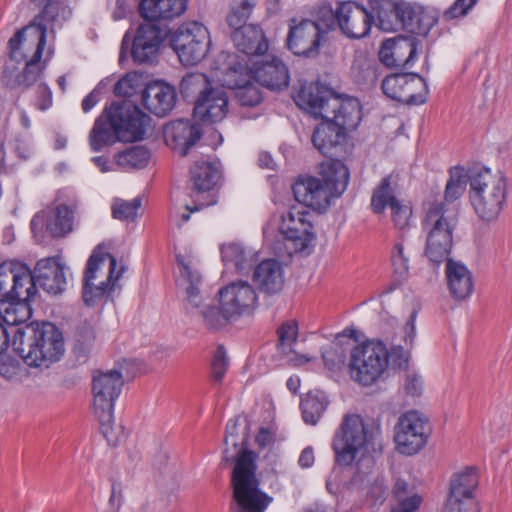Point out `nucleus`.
<instances>
[{
  "instance_id": "obj_40",
  "label": "nucleus",
  "mask_w": 512,
  "mask_h": 512,
  "mask_svg": "<svg viewBox=\"0 0 512 512\" xmlns=\"http://www.w3.org/2000/svg\"><path fill=\"white\" fill-rule=\"evenodd\" d=\"M478 486L477 471L473 467L455 473L450 481L448 497L454 498H475V490Z\"/></svg>"
},
{
  "instance_id": "obj_29",
  "label": "nucleus",
  "mask_w": 512,
  "mask_h": 512,
  "mask_svg": "<svg viewBox=\"0 0 512 512\" xmlns=\"http://www.w3.org/2000/svg\"><path fill=\"white\" fill-rule=\"evenodd\" d=\"M0 290L3 298L0 299V321L10 327L17 326L31 316V308L29 301L31 299H24L18 296V293L10 291L11 288Z\"/></svg>"
},
{
  "instance_id": "obj_6",
  "label": "nucleus",
  "mask_w": 512,
  "mask_h": 512,
  "mask_svg": "<svg viewBox=\"0 0 512 512\" xmlns=\"http://www.w3.org/2000/svg\"><path fill=\"white\" fill-rule=\"evenodd\" d=\"M123 378L120 372L111 370L94 375L93 411L100 425V431L109 445L116 446L125 439L121 425L114 423V403L121 393Z\"/></svg>"
},
{
  "instance_id": "obj_38",
  "label": "nucleus",
  "mask_w": 512,
  "mask_h": 512,
  "mask_svg": "<svg viewBox=\"0 0 512 512\" xmlns=\"http://www.w3.org/2000/svg\"><path fill=\"white\" fill-rule=\"evenodd\" d=\"M425 256L430 262L440 264L448 260L453 243V232H425Z\"/></svg>"
},
{
  "instance_id": "obj_53",
  "label": "nucleus",
  "mask_w": 512,
  "mask_h": 512,
  "mask_svg": "<svg viewBox=\"0 0 512 512\" xmlns=\"http://www.w3.org/2000/svg\"><path fill=\"white\" fill-rule=\"evenodd\" d=\"M37 7H43L42 11L35 17H41L42 21L61 25L64 20L66 7L56 0H31Z\"/></svg>"
},
{
  "instance_id": "obj_60",
  "label": "nucleus",
  "mask_w": 512,
  "mask_h": 512,
  "mask_svg": "<svg viewBox=\"0 0 512 512\" xmlns=\"http://www.w3.org/2000/svg\"><path fill=\"white\" fill-rule=\"evenodd\" d=\"M235 99L241 106L254 107L258 105L262 96L260 90L254 86L250 80L247 84H243L239 89L235 91Z\"/></svg>"
},
{
  "instance_id": "obj_64",
  "label": "nucleus",
  "mask_w": 512,
  "mask_h": 512,
  "mask_svg": "<svg viewBox=\"0 0 512 512\" xmlns=\"http://www.w3.org/2000/svg\"><path fill=\"white\" fill-rule=\"evenodd\" d=\"M389 355V363L395 368L405 369L408 366V362L410 359V352L408 348H404L402 346H394L391 348Z\"/></svg>"
},
{
  "instance_id": "obj_14",
  "label": "nucleus",
  "mask_w": 512,
  "mask_h": 512,
  "mask_svg": "<svg viewBox=\"0 0 512 512\" xmlns=\"http://www.w3.org/2000/svg\"><path fill=\"white\" fill-rule=\"evenodd\" d=\"M221 179V171L217 163L210 161H197L190 168L189 190L193 206L186 205V209L197 212L205 207L217 203L215 188Z\"/></svg>"
},
{
  "instance_id": "obj_46",
  "label": "nucleus",
  "mask_w": 512,
  "mask_h": 512,
  "mask_svg": "<svg viewBox=\"0 0 512 512\" xmlns=\"http://www.w3.org/2000/svg\"><path fill=\"white\" fill-rule=\"evenodd\" d=\"M237 430H238V419H231L226 426V435L224 438V444L226 448L223 451L222 460L225 463H232L237 461L239 455L244 451H249L246 448L245 439L242 441L241 446L237 441Z\"/></svg>"
},
{
  "instance_id": "obj_44",
  "label": "nucleus",
  "mask_w": 512,
  "mask_h": 512,
  "mask_svg": "<svg viewBox=\"0 0 512 512\" xmlns=\"http://www.w3.org/2000/svg\"><path fill=\"white\" fill-rule=\"evenodd\" d=\"M328 406V399L323 392L308 393L301 400L303 419L306 423L315 425Z\"/></svg>"
},
{
  "instance_id": "obj_50",
  "label": "nucleus",
  "mask_w": 512,
  "mask_h": 512,
  "mask_svg": "<svg viewBox=\"0 0 512 512\" xmlns=\"http://www.w3.org/2000/svg\"><path fill=\"white\" fill-rule=\"evenodd\" d=\"M210 88L208 78L202 73H189L182 78L180 83V92L185 99L201 97Z\"/></svg>"
},
{
  "instance_id": "obj_56",
  "label": "nucleus",
  "mask_w": 512,
  "mask_h": 512,
  "mask_svg": "<svg viewBox=\"0 0 512 512\" xmlns=\"http://www.w3.org/2000/svg\"><path fill=\"white\" fill-rule=\"evenodd\" d=\"M355 81L360 85H373L377 80V70L365 59H356L351 67Z\"/></svg>"
},
{
  "instance_id": "obj_52",
  "label": "nucleus",
  "mask_w": 512,
  "mask_h": 512,
  "mask_svg": "<svg viewBox=\"0 0 512 512\" xmlns=\"http://www.w3.org/2000/svg\"><path fill=\"white\" fill-rule=\"evenodd\" d=\"M223 261L233 264L238 271H244L250 266L252 253L246 251L240 244L231 243L221 249Z\"/></svg>"
},
{
  "instance_id": "obj_59",
  "label": "nucleus",
  "mask_w": 512,
  "mask_h": 512,
  "mask_svg": "<svg viewBox=\"0 0 512 512\" xmlns=\"http://www.w3.org/2000/svg\"><path fill=\"white\" fill-rule=\"evenodd\" d=\"M141 204V198L139 197L131 201L116 200L112 205V215L118 220H134Z\"/></svg>"
},
{
  "instance_id": "obj_12",
  "label": "nucleus",
  "mask_w": 512,
  "mask_h": 512,
  "mask_svg": "<svg viewBox=\"0 0 512 512\" xmlns=\"http://www.w3.org/2000/svg\"><path fill=\"white\" fill-rule=\"evenodd\" d=\"M59 24L42 21L34 17L24 28L18 30L9 40V61H41L48 32L54 33Z\"/></svg>"
},
{
  "instance_id": "obj_63",
  "label": "nucleus",
  "mask_w": 512,
  "mask_h": 512,
  "mask_svg": "<svg viewBox=\"0 0 512 512\" xmlns=\"http://www.w3.org/2000/svg\"><path fill=\"white\" fill-rule=\"evenodd\" d=\"M443 512H479L476 498L448 497Z\"/></svg>"
},
{
  "instance_id": "obj_42",
  "label": "nucleus",
  "mask_w": 512,
  "mask_h": 512,
  "mask_svg": "<svg viewBox=\"0 0 512 512\" xmlns=\"http://www.w3.org/2000/svg\"><path fill=\"white\" fill-rule=\"evenodd\" d=\"M354 330H344L342 334H338L335 341L322 350V359L325 367L331 372H339L345 364L346 354L341 345V339L344 337H352Z\"/></svg>"
},
{
  "instance_id": "obj_54",
  "label": "nucleus",
  "mask_w": 512,
  "mask_h": 512,
  "mask_svg": "<svg viewBox=\"0 0 512 512\" xmlns=\"http://www.w3.org/2000/svg\"><path fill=\"white\" fill-rule=\"evenodd\" d=\"M407 79V73H397L386 76L381 84L383 93L393 100L402 102L404 86L407 84Z\"/></svg>"
},
{
  "instance_id": "obj_33",
  "label": "nucleus",
  "mask_w": 512,
  "mask_h": 512,
  "mask_svg": "<svg viewBox=\"0 0 512 512\" xmlns=\"http://www.w3.org/2000/svg\"><path fill=\"white\" fill-rule=\"evenodd\" d=\"M231 39L237 50L246 55H263L268 50L265 35L257 25L248 24L236 29L232 32Z\"/></svg>"
},
{
  "instance_id": "obj_28",
  "label": "nucleus",
  "mask_w": 512,
  "mask_h": 512,
  "mask_svg": "<svg viewBox=\"0 0 512 512\" xmlns=\"http://www.w3.org/2000/svg\"><path fill=\"white\" fill-rule=\"evenodd\" d=\"M253 282L263 293L268 295L279 293L285 283L283 265L274 259L260 262L254 269Z\"/></svg>"
},
{
  "instance_id": "obj_25",
  "label": "nucleus",
  "mask_w": 512,
  "mask_h": 512,
  "mask_svg": "<svg viewBox=\"0 0 512 512\" xmlns=\"http://www.w3.org/2000/svg\"><path fill=\"white\" fill-rule=\"evenodd\" d=\"M250 74L259 84L271 89L281 90L289 84V73L285 64L277 57L253 64Z\"/></svg>"
},
{
  "instance_id": "obj_58",
  "label": "nucleus",
  "mask_w": 512,
  "mask_h": 512,
  "mask_svg": "<svg viewBox=\"0 0 512 512\" xmlns=\"http://www.w3.org/2000/svg\"><path fill=\"white\" fill-rule=\"evenodd\" d=\"M278 334V349L281 354H289L293 344L297 340L298 326L295 322L290 321L283 323L277 330Z\"/></svg>"
},
{
  "instance_id": "obj_57",
  "label": "nucleus",
  "mask_w": 512,
  "mask_h": 512,
  "mask_svg": "<svg viewBox=\"0 0 512 512\" xmlns=\"http://www.w3.org/2000/svg\"><path fill=\"white\" fill-rule=\"evenodd\" d=\"M205 325L210 330H218L227 325L228 321L233 318L231 314L227 313L222 306L220 308L215 306H207L201 311Z\"/></svg>"
},
{
  "instance_id": "obj_17",
  "label": "nucleus",
  "mask_w": 512,
  "mask_h": 512,
  "mask_svg": "<svg viewBox=\"0 0 512 512\" xmlns=\"http://www.w3.org/2000/svg\"><path fill=\"white\" fill-rule=\"evenodd\" d=\"M430 434L428 418L415 410L400 416L396 426L394 440L401 454L413 455L419 452Z\"/></svg>"
},
{
  "instance_id": "obj_7",
  "label": "nucleus",
  "mask_w": 512,
  "mask_h": 512,
  "mask_svg": "<svg viewBox=\"0 0 512 512\" xmlns=\"http://www.w3.org/2000/svg\"><path fill=\"white\" fill-rule=\"evenodd\" d=\"M256 454L244 451L238 456L231 483L237 512H265L273 498L261 491L256 476Z\"/></svg>"
},
{
  "instance_id": "obj_23",
  "label": "nucleus",
  "mask_w": 512,
  "mask_h": 512,
  "mask_svg": "<svg viewBox=\"0 0 512 512\" xmlns=\"http://www.w3.org/2000/svg\"><path fill=\"white\" fill-rule=\"evenodd\" d=\"M346 140V131L329 119H323L312 134L315 148L327 157L339 155Z\"/></svg>"
},
{
  "instance_id": "obj_39",
  "label": "nucleus",
  "mask_w": 512,
  "mask_h": 512,
  "mask_svg": "<svg viewBox=\"0 0 512 512\" xmlns=\"http://www.w3.org/2000/svg\"><path fill=\"white\" fill-rule=\"evenodd\" d=\"M393 497L396 504L390 512H417L422 503V497L414 492V487L402 479H397L393 487Z\"/></svg>"
},
{
  "instance_id": "obj_3",
  "label": "nucleus",
  "mask_w": 512,
  "mask_h": 512,
  "mask_svg": "<svg viewBox=\"0 0 512 512\" xmlns=\"http://www.w3.org/2000/svg\"><path fill=\"white\" fill-rule=\"evenodd\" d=\"M265 241L280 257L303 252L313 245V214L304 207L292 206L279 217H272L263 228Z\"/></svg>"
},
{
  "instance_id": "obj_36",
  "label": "nucleus",
  "mask_w": 512,
  "mask_h": 512,
  "mask_svg": "<svg viewBox=\"0 0 512 512\" xmlns=\"http://www.w3.org/2000/svg\"><path fill=\"white\" fill-rule=\"evenodd\" d=\"M319 179L332 192V198L339 197L347 188L349 171L342 161L330 159L321 164Z\"/></svg>"
},
{
  "instance_id": "obj_61",
  "label": "nucleus",
  "mask_w": 512,
  "mask_h": 512,
  "mask_svg": "<svg viewBox=\"0 0 512 512\" xmlns=\"http://www.w3.org/2000/svg\"><path fill=\"white\" fill-rule=\"evenodd\" d=\"M228 365L229 361L224 347L218 346L211 362V375L214 382H222V379L228 369Z\"/></svg>"
},
{
  "instance_id": "obj_19",
  "label": "nucleus",
  "mask_w": 512,
  "mask_h": 512,
  "mask_svg": "<svg viewBox=\"0 0 512 512\" xmlns=\"http://www.w3.org/2000/svg\"><path fill=\"white\" fill-rule=\"evenodd\" d=\"M295 22L293 19L290 24L287 36L288 49L298 56L316 57L321 45L322 28L319 23L309 19H303L297 24Z\"/></svg>"
},
{
  "instance_id": "obj_13",
  "label": "nucleus",
  "mask_w": 512,
  "mask_h": 512,
  "mask_svg": "<svg viewBox=\"0 0 512 512\" xmlns=\"http://www.w3.org/2000/svg\"><path fill=\"white\" fill-rule=\"evenodd\" d=\"M170 45L186 66L200 63L211 46L207 27L197 21L181 24L171 35Z\"/></svg>"
},
{
  "instance_id": "obj_49",
  "label": "nucleus",
  "mask_w": 512,
  "mask_h": 512,
  "mask_svg": "<svg viewBox=\"0 0 512 512\" xmlns=\"http://www.w3.org/2000/svg\"><path fill=\"white\" fill-rule=\"evenodd\" d=\"M257 0H232L230 10L226 16L228 26L233 29H240L247 26L252 10L256 6Z\"/></svg>"
},
{
  "instance_id": "obj_47",
  "label": "nucleus",
  "mask_w": 512,
  "mask_h": 512,
  "mask_svg": "<svg viewBox=\"0 0 512 512\" xmlns=\"http://www.w3.org/2000/svg\"><path fill=\"white\" fill-rule=\"evenodd\" d=\"M427 94L428 87L424 78L416 73H408L402 102L408 105H420L426 102Z\"/></svg>"
},
{
  "instance_id": "obj_15",
  "label": "nucleus",
  "mask_w": 512,
  "mask_h": 512,
  "mask_svg": "<svg viewBox=\"0 0 512 512\" xmlns=\"http://www.w3.org/2000/svg\"><path fill=\"white\" fill-rule=\"evenodd\" d=\"M80 204L76 199L54 203L37 213L31 220V227L43 225L53 238H63L72 233L78 225Z\"/></svg>"
},
{
  "instance_id": "obj_9",
  "label": "nucleus",
  "mask_w": 512,
  "mask_h": 512,
  "mask_svg": "<svg viewBox=\"0 0 512 512\" xmlns=\"http://www.w3.org/2000/svg\"><path fill=\"white\" fill-rule=\"evenodd\" d=\"M124 271V266L117 269L113 255L97 247L89 257L84 271L82 297L85 304L94 306L108 296Z\"/></svg>"
},
{
  "instance_id": "obj_16",
  "label": "nucleus",
  "mask_w": 512,
  "mask_h": 512,
  "mask_svg": "<svg viewBox=\"0 0 512 512\" xmlns=\"http://www.w3.org/2000/svg\"><path fill=\"white\" fill-rule=\"evenodd\" d=\"M321 10L328 16V22L336 19L341 31L349 38L366 37L374 23V15L354 1L341 2L334 12L330 5H323Z\"/></svg>"
},
{
  "instance_id": "obj_1",
  "label": "nucleus",
  "mask_w": 512,
  "mask_h": 512,
  "mask_svg": "<svg viewBox=\"0 0 512 512\" xmlns=\"http://www.w3.org/2000/svg\"><path fill=\"white\" fill-rule=\"evenodd\" d=\"M150 117L129 100L113 102L95 120L89 133V145L95 152L117 141L130 142L141 139Z\"/></svg>"
},
{
  "instance_id": "obj_35",
  "label": "nucleus",
  "mask_w": 512,
  "mask_h": 512,
  "mask_svg": "<svg viewBox=\"0 0 512 512\" xmlns=\"http://www.w3.org/2000/svg\"><path fill=\"white\" fill-rule=\"evenodd\" d=\"M188 0H141L139 13L145 20L160 22L180 16L187 8Z\"/></svg>"
},
{
  "instance_id": "obj_32",
  "label": "nucleus",
  "mask_w": 512,
  "mask_h": 512,
  "mask_svg": "<svg viewBox=\"0 0 512 512\" xmlns=\"http://www.w3.org/2000/svg\"><path fill=\"white\" fill-rule=\"evenodd\" d=\"M176 261L180 273L178 286L183 290L186 302L193 308H199L202 303L201 276L190 262L185 261L182 255H177Z\"/></svg>"
},
{
  "instance_id": "obj_43",
  "label": "nucleus",
  "mask_w": 512,
  "mask_h": 512,
  "mask_svg": "<svg viewBox=\"0 0 512 512\" xmlns=\"http://www.w3.org/2000/svg\"><path fill=\"white\" fill-rule=\"evenodd\" d=\"M151 157L150 151L144 146H132L114 156L116 164L123 169H142L147 166Z\"/></svg>"
},
{
  "instance_id": "obj_31",
  "label": "nucleus",
  "mask_w": 512,
  "mask_h": 512,
  "mask_svg": "<svg viewBox=\"0 0 512 512\" xmlns=\"http://www.w3.org/2000/svg\"><path fill=\"white\" fill-rule=\"evenodd\" d=\"M201 135L198 125H192L184 120L172 122L165 130L167 144L182 156L188 154L189 149L195 145Z\"/></svg>"
},
{
  "instance_id": "obj_62",
  "label": "nucleus",
  "mask_w": 512,
  "mask_h": 512,
  "mask_svg": "<svg viewBox=\"0 0 512 512\" xmlns=\"http://www.w3.org/2000/svg\"><path fill=\"white\" fill-rule=\"evenodd\" d=\"M391 217L396 228L404 230L409 226L412 209L400 201L391 203Z\"/></svg>"
},
{
  "instance_id": "obj_5",
  "label": "nucleus",
  "mask_w": 512,
  "mask_h": 512,
  "mask_svg": "<svg viewBox=\"0 0 512 512\" xmlns=\"http://www.w3.org/2000/svg\"><path fill=\"white\" fill-rule=\"evenodd\" d=\"M469 200L476 215L485 222L495 221L506 200V179L489 168L474 166L468 170Z\"/></svg>"
},
{
  "instance_id": "obj_24",
  "label": "nucleus",
  "mask_w": 512,
  "mask_h": 512,
  "mask_svg": "<svg viewBox=\"0 0 512 512\" xmlns=\"http://www.w3.org/2000/svg\"><path fill=\"white\" fill-rule=\"evenodd\" d=\"M457 209L443 201L426 203L425 215L422 219L424 232H453L457 222Z\"/></svg>"
},
{
  "instance_id": "obj_11",
  "label": "nucleus",
  "mask_w": 512,
  "mask_h": 512,
  "mask_svg": "<svg viewBox=\"0 0 512 512\" xmlns=\"http://www.w3.org/2000/svg\"><path fill=\"white\" fill-rule=\"evenodd\" d=\"M389 364L388 350L380 341H367L350 351L348 369L353 381L369 386L385 372Z\"/></svg>"
},
{
  "instance_id": "obj_10",
  "label": "nucleus",
  "mask_w": 512,
  "mask_h": 512,
  "mask_svg": "<svg viewBox=\"0 0 512 512\" xmlns=\"http://www.w3.org/2000/svg\"><path fill=\"white\" fill-rule=\"evenodd\" d=\"M370 6L374 15V23L384 32L406 30L421 34L423 8L415 3L404 0H371Z\"/></svg>"
},
{
  "instance_id": "obj_20",
  "label": "nucleus",
  "mask_w": 512,
  "mask_h": 512,
  "mask_svg": "<svg viewBox=\"0 0 512 512\" xmlns=\"http://www.w3.org/2000/svg\"><path fill=\"white\" fill-rule=\"evenodd\" d=\"M220 306L232 317L253 309L257 302L254 288L247 281H236L221 288L218 292Z\"/></svg>"
},
{
  "instance_id": "obj_51",
  "label": "nucleus",
  "mask_w": 512,
  "mask_h": 512,
  "mask_svg": "<svg viewBox=\"0 0 512 512\" xmlns=\"http://www.w3.org/2000/svg\"><path fill=\"white\" fill-rule=\"evenodd\" d=\"M391 187V176L384 177L374 189L371 198V208L375 213H382L387 206L391 208L392 202H398Z\"/></svg>"
},
{
  "instance_id": "obj_37",
  "label": "nucleus",
  "mask_w": 512,
  "mask_h": 512,
  "mask_svg": "<svg viewBox=\"0 0 512 512\" xmlns=\"http://www.w3.org/2000/svg\"><path fill=\"white\" fill-rule=\"evenodd\" d=\"M446 276L451 295L458 300L469 297L473 291L474 283L471 272L461 263L446 260Z\"/></svg>"
},
{
  "instance_id": "obj_21",
  "label": "nucleus",
  "mask_w": 512,
  "mask_h": 512,
  "mask_svg": "<svg viewBox=\"0 0 512 512\" xmlns=\"http://www.w3.org/2000/svg\"><path fill=\"white\" fill-rule=\"evenodd\" d=\"M229 96L220 87H211L195 101L194 117L202 122L216 123L223 120L228 112Z\"/></svg>"
},
{
  "instance_id": "obj_34",
  "label": "nucleus",
  "mask_w": 512,
  "mask_h": 512,
  "mask_svg": "<svg viewBox=\"0 0 512 512\" xmlns=\"http://www.w3.org/2000/svg\"><path fill=\"white\" fill-rule=\"evenodd\" d=\"M16 63L6 62L2 73V82L9 88H29L37 81L44 69L40 61H26L24 69L19 72Z\"/></svg>"
},
{
  "instance_id": "obj_30",
  "label": "nucleus",
  "mask_w": 512,
  "mask_h": 512,
  "mask_svg": "<svg viewBox=\"0 0 512 512\" xmlns=\"http://www.w3.org/2000/svg\"><path fill=\"white\" fill-rule=\"evenodd\" d=\"M334 96V93L327 87L319 83H310L300 89L296 103L300 107L307 109L315 117L324 119L329 117L326 104Z\"/></svg>"
},
{
  "instance_id": "obj_27",
  "label": "nucleus",
  "mask_w": 512,
  "mask_h": 512,
  "mask_svg": "<svg viewBox=\"0 0 512 512\" xmlns=\"http://www.w3.org/2000/svg\"><path fill=\"white\" fill-rule=\"evenodd\" d=\"M142 102L147 110L158 117L166 116L176 102V91L167 83H149L142 93Z\"/></svg>"
},
{
  "instance_id": "obj_55",
  "label": "nucleus",
  "mask_w": 512,
  "mask_h": 512,
  "mask_svg": "<svg viewBox=\"0 0 512 512\" xmlns=\"http://www.w3.org/2000/svg\"><path fill=\"white\" fill-rule=\"evenodd\" d=\"M455 170V172L451 173L450 179L445 187L444 198L448 203H452L460 198L468 183V171L466 174H463V169L456 168Z\"/></svg>"
},
{
  "instance_id": "obj_26",
  "label": "nucleus",
  "mask_w": 512,
  "mask_h": 512,
  "mask_svg": "<svg viewBox=\"0 0 512 512\" xmlns=\"http://www.w3.org/2000/svg\"><path fill=\"white\" fill-rule=\"evenodd\" d=\"M330 121L340 126L345 131L355 129L362 118L360 102L353 97L341 98L334 96L326 104Z\"/></svg>"
},
{
  "instance_id": "obj_45",
  "label": "nucleus",
  "mask_w": 512,
  "mask_h": 512,
  "mask_svg": "<svg viewBox=\"0 0 512 512\" xmlns=\"http://www.w3.org/2000/svg\"><path fill=\"white\" fill-rule=\"evenodd\" d=\"M217 77L222 87L236 91L243 84H247L252 76L245 66L240 63L233 64L231 61L228 67L219 70Z\"/></svg>"
},
{
  "instance_id": "obj_4",
  "label": "nucleus",
  "mask_w": 512,
  "mask_h": 512,
  "mask_svg": "<svg viewBox=\"0 0 512 512\" xmlns=\"http://www.w3.org/2000/svg\"><path fill=\"white\" fill-rule=\"evenodd\" d=\"M12 345L28 366L48 367L64 353L61 331L50 322L32 323L14 331Z\"/></svg>"
},
{
  "instance_id": "obj_2",
  "label": "nucleus",
  "mask_w": 512,
  "mask_h": 512,
  "mask_svg": "<svg viewBox=\"0 0 512 512\" xmlns=\"http://www.w3.org/2000/svg\"><path fill=\"white\" fill-rule=\"evenodd\" d=\"M67 285L64 267L55 258L41 259L34 271L21 262L9 260L2 263L0 271V290L11 288L24 299H33L37 287L49 294L62 293Z\"/></svg>"
},
{
  "instance_id": "obj_18",
  "label": "nucleus",
  "mask_w": 512,
  "mask_h": 512,
  "mask_svg": "<svg viewBox=\"0 0 512 512\" xmlns=\"http://www.w3.org/2000/svg\"><path fill=\"white\" fill-rule=\"evenodd\" d=\"M167 35V25L162 22L146 20L137 28L133 39L131 54L134 61L152 63Z\"/></svg>"
},
{
  "instance_id": "obj_8",
  "label": "nucleus",
  "mask_w": 512,
  "mask_h": 512,
  "mask_svg": "<svg viewBox=\"0 0 512 512\" xmlns=\"http://www.w3.org/2000/svg\"><path fill=\"white\" fill-rule=\"evenodd\" d=\"M378 433V428L366 425L359 415H345L332 442L336 463L341 466L359 465Z\"/></svg>"
},
{
  "instance_id": "obj_41",
  "label": "nucleus",
  "mask_w": 512,
  "mask_h": 512,
  "mask_svg": "<svg viewBox=\"0 0 512 512\" xmlns=\"http://www.w3.org/2000/svg\"><path fill=\"white\" fill-rule=\"evenodd\" d=\"M390 258L395 281L402 283L408 278L410 269V251L403 234L394 242Z\"/></svg>"
},
{
  "instance_id": "obj_22",
  "label": "nucleus",
  "mask_w": 512,
  "mask_h": 512,
  "mask_svg": "<svg viewBox=\"0 0 512 512\" xmlns=\"http://www.w3.org/2000/svg\"><path fill=\"white\" fill-rule=\"evenodd\" d=\"M297 202L316 211H324L330 205L332 192L322 186L317 177L299 178L292 187Z\"/></svg>"
},
{
  "instance_id": "obj_48",
  "label": "nucleus",
  "mask_w": 512,
  "mask_h": 512,
  "mask_svg": "<svg viewBox=\"0 0 512 512\" xmlns=\"http://www.w3.org/2000/svg\"><path fill=\"white\" fill-rule=\"evenodd\" d=\"M392 54L396 58V67H411L417 58V42L415 39H391Z\"/></svg>"
}]
</instances>
